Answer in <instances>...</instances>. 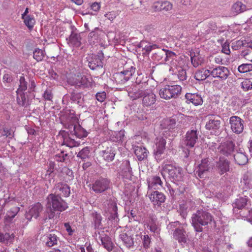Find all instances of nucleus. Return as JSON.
<instances>
[{
  "label": "nucleus",
  "instance_id": "1",
  "mask_svg": "<svg viewBox=\"0 0 252 252\" xmlns=\"http://www.w3.org/2000/svg\"><path fill=\"white\" fill-rule=\"evenodd\" d=\"M65 128L68 129V132L61 131L59 136L62 137L63 139L62 145L68 147L73 148L79 145L78 142L69 136V134L79 138L86 137L88 135V132L79 125L67 124L65 126Z\"/></svg>",
  "mask_w": 252,
  "mask_h": 252
},
{
  "label": "nucleus",
  "instance_id": "2",
  "mask_svg": "<svg viewBox=\"0 0 252 252\" xmlns=\"http://www.w3.org/2000/svg\"><path fill=\"white\" fill-rule=\"evenodd\" d=\"M46 211L45 212L44 220L52 219L55 216V212H62L67 208V204L61 196L55 194L51 193L47 197Z\"/></svg>",
  "mask_w": 252,
  "mask_h": 252
},
{
  "label": "nucleus",
  "instance_id": "3",
  "mask_svg": "<svg viewBox=\"0 0 252 252\" xmlns=\"http://www.w3.org/2000/svg\"><path fill=\"white\" fill-rule=\"evenodd\" d=\"M213 221V216L206 211L198 210L192 215L191 224L196 232H202L203 226L211 224Z\"/></svg>",
  "mask_w": 252,
  "mask_h": 252
},
{
  "label": "nucleus",
  "instance_id": "4",
  "mask_svg": "<svg viewBox=\"0 0 252 252\" xmlns=\"http://www.w3.org/2000/svg\"><path fill=\"white\" fill-rule=\"evenodd\" d=\"M180 223L179 221L171 222L169 225V228L172 229L173 238L177 241L183 247L187 243L188 235L185 229L181 226H177Z\"/></svg>",
  "mask_w": 252,
  "mask_h": 252
},
{
  "label": "nucleus",
  "instance_id": "5",
  "mask_svg": "<svg viewBox=\"0 0 252 252\" xmlns=\"http://www.w3.org/2000/svg\"><path fill=\"white\" fill-rule=\"evenodd\" d=\"M182 87L179 85H165L159 91L161 98L166 100L176 98L180 94Z\"/></svg>",
  "mask_w": 252,
  "mask_h": 252
},
{
  "label": "nucleus",
  "instance_id": "6",
  "mask_svg": "<svg viewBox=\"0 0 252 252\" xmlns=\"http://www.w3.org/2000/svg\"><path fill=\"white\" fill-rule=\"evenodd\" d=\"M213 167L214 165L211 159L208 158L202 159L197 165L195 175L197 178H204L207 176L208 173L213 169Z\"/></svg>",
  "mask_w": 252,
  "mask_h": 252
},
{
  "label": "nucleus",
  "instance_id": "7",
  "mask_svg": "<svg viewBox=\"0 0 252 252\" xmlns=\"http://www.w3.org/2000/svg\"><path fill=\"white\" fill-rule=\"evenodd\" d=\"M168 173L169 177L173 181H179L182 178V169L171 164H165L163 166L161 174Z\"/></svg>",
  "mask_w": 252,
  "mask_h": 252
},
{
  "label": "nucleus",
  "instance_id": "8",
  "mask_svg": "<svg viewBox=\"0 0 252 252\" xmlns=\"http://www.w3.org/2000/svg\"><path fill=\"white\" fill-rule=\"evenodd\" d=\"M109 187V180L106 178H100L93 183L91 189L96 193H100L107 190Z\"/></svg>",
  "mask_w": 252,
  "mask_h": 252
},
{
  "label": "nucleus",
  "instance_id": "9",
  "mask_svg": "<svg viewBox=\"0 0 252 252\" xmlns=\"http://www.w3.org/2000/svg\"><path fill=\"white\" fill-rule=\"evenodd\" d=\"M135 68L131 66L129 70H125L114 74V79L116 82L119 84H123L126 82L135 73Z\"/></svg>",
  "mask_w": 252,
  "mask_h": 252
},
{
  "label": "nucleus",
  "instance_id": "10",
  "mask_svg": "<svg viewBox=\"0 0 252 252\" xmlns=\"http://www.w3.org/2000/svg\"><path fill=\"white\" fill-rule=\"evenodd\" d=\"M244 121L239 117L233 116L229 118V125L231 130L236 134H239L244 130Z\"/></svg>",
  "mask_w": 252,
  "mask_h": 252
},
{
  "label": "nucleus",
  "instance_id": "11",
  "mask_svg": "<svg viewBox=\"0 0 252 252\" xmlns=\"http://www.w3.org/2000/svg\"><path fill=\"white\" fill-rule=\"evenodd\" d=\"M68 82L76 88H88L92 86V82L85 76L77 75L72 79L70 78Z\"/></svg>",
  "mask_w": 252,
  "mask_h": 252
},
{
  "label": "nucleus",
  "instance_id": "12",
  "mask_svg": "<svg viewBox=\"0 0 252 252\" xmlns=\"http://www.w3.org/2000/svg\"><path fill=\"white\" fill-rule=\"evenodd\" d=\"M156 147L154 149V154L157 160H161L162 155L165 149L166 140L162 137H157L155 141Z\"/></svg>",
  "mask_w": 252,
  "mask_h": 252
},
{
  "label": "nucleus",
  "instance_id": "13",
  "mask_svg": "<svg viewBox=\"0 0 252 252\" xmlns=\"http://www.w3.org/2000/svg\"><path fill=\"white\" fill-rule=\"evenodd\" d=\"M198 134L195 130L187 131L183 140V144L189 148H192L198 141Z\"/></svg>",
  "mask_w": 252,
  "mask_h": 252
},
{
  "label": "nucleus",
  "instance_id": "14",
  "mask_svg": "<svg viewBox=\"0 0 252 252\" xmlns=\"http://www.w3.org/2000/svg\"><path fill=\"white\" fill-rule=\"evenodd\" d=\"M235 147V144L232 141L221 143L218 148V152L220 155L228 157L234 152Z\"/></svg>",
  "mask_w": 252,
  "mask_h": 252
},
{
  "label": "nucleus",
  "instance_id": "15",
  "mask_svg": "<svg viewBox=\"0 0 252 252\" xmlns=\"http://www.w3.org/2000/svg\"><path fill=\"white\" fill-rule=\"evenodd\" d=\"M230 74L229 69L224 66H219L214 68L210 75L214 78H218L221 80H226Z\"/></svg>",
  "mask_w": 252,
  "mask_h": 252
},
{
  "label": "nucleus",
  "instance_id": "16",
  "mask_svg": "<svg viewBox=\"0 0 252 252\" xmlns=\"http://www.w3.org/2000/svg\"><path fill=\"white\" fill-rule=\"evenodd\" d=\"M148 197L155 207L160 206L161 203L164 202L166 199L165 195L158 191H153L148 195Z\"/></svg>",
  "mask_w": 252,
  "mask_h": 252
},
{
  "label": "nucleus",
  "instance_id": "17",
  "mask_svg": "<svg viewBox=\"0 0 252 252\" xmlns=\"http://www.w3.org/2000/svg\"><path fill=\"white\" fill-rule=\"evenodd\" d=\"M230 162L226 159L220 158L216 162V169L220 175L229 171Z\"/></svg>",
  "mask_w": 252,
  "mask_h": 252
},
{
  "label": "nucleus",
  "instance_id": "18",
  "mask_svg": "<svg viewBox=\"0 0 252 252\" xmlns=\"http://www.w3.org/2000/svg\"><path fill=\"white\" fill-rule=\"evenodd\" d=\"M54 189V194L61 197H68L70 193L69 186L67 184L62 183H58L56 184Z\"/></svg>",
  "mask_w": 252,
  "mask_h": 252
},
{
  "label": "nucleus",
  "instance_id": "19",
  "mask_svg": "<svg viewBox=\"0 0 252 252\" xmlns=\"http://www.w3.org/2000/svg\"><path fill=\"white\" fill-rule=\"evenodd\" d=\"M43 211V207L39 203H37L32 206L28 212L26 214V218L29 220L32 218L37 219L39 214Z\"/></svg>",
  "mask_w": 252,
  "mask_h": 252
},
{
  "label": "nucleus",
  "instance_id": "20",
  "mask_svg": "<svg viewBox=\"0 0 252 252\" xmlns=\"http://www.w3.org/2000/svg\"><path fill=\"white\" fill-rule=\"evenodd\" d=\"M220 117L219 116H211L209 121L206 124V128L208 130H217L220 127Z\"/></svg>",
  "mask_w": 252,
  "mask_h": 252
},
{
  "label": "nucleus",
  "instance_id": "21",
  "mask_svg": "<svg viewBox=\"0 0 252 252\" xmlns=\"http://www.w3.org/2000/svg\"><path fill=\"white\" fill-rule=\"evenodd\" d=\"M98 55H94L91 60L89 61L88 65L92 70H94L98 67H102L103 59V54L101 52Z\"/></svg>",
  "mask_w": 252,
  "mask_h": 252
},
{
  "label": "nucleus",
  "instance_id": "22",
  "mask_svg": "<svg viewBox=\"0 0 252 252\" xmlns=\"http://www.w3.org/2000/svg\"><path fill=\"white\" fill-rule=\"evenodd\" d=\"M121 168L122 169L121 174L123 177L130 180L132 176V171L129 161L128 160L123 161Z\"/></svg>",
  "mask_w": 252,
  "mask_h": 252
},
{
  "label": "nucleus",
  "instance_id": "23",
  "mask_svg": "<svg viewBox=\"0 0 252 252\" xmlns=\"http://www.w3.org/2000/svg\"><path fill=\"white\" fill-rule=\"evenodd\" d=\"M142 96L143 104L146 106H151L156 102V96L152 92L143 91Z\"/></svg>",
  "mask_w": 252,
  "mask_h": 252
},
{
  "label": "nucleus",
  "instance_id": "24",
  "mask_svg": "<svg viewBox=\"0 0 252 252\" xmlns=\"http://www.w3.org/2000/svg\"><path fill=\"white\" fill-rule=\"evenodd\" d=\"M108 211L110 213L109 219L114 222H117L119 220L118 216V208L117 203L115 200H110L108 204Z\"/></svg>",
  "mask_w": 252,
  "mask_h": 252
},
{
  "label": "nucleus",
  "instance_id": "25",
  "mask_svg": "<svg viewBox=\"0 0 252 252\" xmlns=\"http://www.w3.org/2000/svg\"><path fill=\"white\" fill-rule=\"evenodd\" d=\"M185 97L187 103H192L195 106L201 105L203 103L202 97L197 93H187Z\"/></svg>",
  "mask_w": 252,
  "mask_h": 252
},
{
  "label": "nucleus",
  "instance_id": "26",
  "mask_svg": "<svg viewBox=\"0 0 252 252\" xmlns=\"http://www.w3.org/2000/svg\"><path fill=\"white\" fill-rule=\"evenodd\" d=\"M116 150L114 147H107L105 150H103L101 153V155L103 158L108 161H112L115 156Z\"/></svg>",
  "mask_w": 252,
  "mask_h": 252
},
{
  "label": "nucleus",
  "instance_id": "27",
  "mask_svg": "<svg viewBox=\"0 0 252 252\" xmlns=\"http://www.w3.org/2000/svg\"><path fill=\"white\" fill-rule=\"evenodd\" d=\"M233 157L235 162L239 165H245L248 161L247 156L242 150H240L239 152H237Z\"/></svg>",
  "mask_w": 252,
  "mask_h": 252
},
{
  "label": "nucleus",
  "instance_id": "28",
  "mask_svg": "<svg viewBox=\"0 0 252 252\" xmlns=\"http://www.w3.org/2000/svg\"><path fill=\"white\" fill-rule=\"evenodd\" d=\"M153 7L157 11L164 10L167 11L172 9V5L168 1H157L154 3Z\"/></svg>",
  "mask_w": 252,
  "mask_h": 252
},
{
  "label": "nucleus",
  "instance_id": "29",
  "mask_svg": "<svg viewBox=\"0 0 252 252\" xmlns=\"http://www.w3.org/2000/svg\"><path fill=\"white\" fill-rule=\"evenodd\" d=\"M155 45H151L145 41H142L137 45V50L140 52L142 51L143 55L148 54L153 49L155 48Z\"/></svg>",
  "mask_w": 252,
  "mask_h": 252
},
{
  "label": "nucleus",
  "instance_id": "30",
  "mask_svg": "<svg viewBox=\"0 0 252 252\" xmlns=\"http://www.w3.org/2000/svg\"><path fill=\"white\" fill-rule=\"evenodd\" d=\"M119 238L126 248L130 249L133 247V239L130 235L126 233L123 232L119 235Z\"/></svg>",
  "mask_w": 252,
  "mask_h": 252
},
{
  "label": "nucleus",
  "instance_id": "31",
  "mask_svg": "<svg viewBox=\"0 0 252 252\" xmlns=\"http://www.w3.org/2000/svg\"><path fill=\"white\" fill-rule=\"evenodd\" d=\"M128 96L132 99L135 100L142 97L143 91L138 89L135 86L129 88L127 90Z\"/></svg>",
  "mask_w": 252,
  "mask_h": 252
},
{
  "label": "nucleus",
  "instance_id": "32",
  "mask_svg": "<svg viewBox=\"0 0 252 252\" xmlns=\"http://www.w3.org/2000/svg\"><path fill=\"white\" fill-rule=\"evenodd\" d=\"M148 153V150L145 148L141 146L136 147L134 150V154L140 161L146 159Z\"/></svg>",
  "mask_w": 252,
  "mask_h": 252
},
{
  "label": "nucleus",
  "instance_id": "33",
  "mask_svg": "<svg viewBox=\"0 0 252 252\" xmlns=\"http://www.w3.org/2000/svg\"><path fill=\"white\" fill-rule=\"evenodd\" d=\"M247 201L248 198L246 196L240 197L236 199L235 202L232 204L233 212H235L236 209L240 210L244 208L247 205Z\"/></svg>",
  "mask_w": 252,
  "mask_h": 252
},
{
  "label": "nucleus",
  "instance_id": "34",
  "mask_svg": "<svg viewBox=\"0 0 252 252\" xmlns=\"http://www.w3.org/2000/svg\"><path fill=\"white\" fill-rule=\"evenodd\" d=\"M247 10V6L241 1H236L231 7V12L234 15H237L239 13L244 12Z\"/></svg>",
  "mask_w": 252,
  "mask_h": 252
},
{
  "label": "nucleus",
  "instance_id": "35",
  "mask_svg": "<svg viewBox=\"0 0 252 252\" xmlns=\"http://www.w3.org/2000/svg\"><path fill=\"white\" fill-rule=\"evenodd\" d=\"M211 72L210 70L204 68L197 70L195 73L194 78L198 81L204 80L210 75Z\"/></svg>",
  "mask_w": 252,
  "mask_h": 252
},
{
  "label": "nucleus",
  "instance_id": "36",
  "mask_svg": "<svg viewBox=\"0 0 252 252\" xmlns=\"http://www.w3.org/2000/svg\"><path fill=\"white\" fill-rule=\"evenodd\" d=\"M43 242L45 243L46 246L51 247L57 244V237L55 234H48L44 236Z\"/></svg>",
  "mask_w": 252,
  "mask_h": 252
},
{
  "label": "nucleus",
  "instance_id": "37",
  "mask_svg": "<svg viewBox=\"0 0 252 252\" xmlns=\"http://www.w3.org/2000/svg\"><path fill=\"white\" fill-rule=\"evenodd\" d=\"M81 37L80 33L72 32L69 38V43L71 45L79 47L81 45Z\"/></svg>",
  "mask_w": 252,
  "mask_h": 252
},
{
  "label": "nucleus",
  "instance_id": "38",
  "mask_svg": "<svg viewBox=\"0 0 252 252\" xmlns=\"http://www.w3.org/2000/svg\"><path fill=\"white\" fill-rule=\"evenodd\" d=\"M148 188L149 189H156L158 186H161L162 182L159 177L155 176L152 177L148 180Z\"/></svg>",
  "mask_w": 252,
  "mask_h": 252
},
{
  "label": "nucleus",
  "instance_id": "39",
  "mask_svg": "<svg viewBox=\"0 0 252 252\" xmlns=\"http://www.w3.org/2000/svg\"><path fill=\"white\" fill-rule=\"evenodd\" d=\"M102 245L108 252H111L114 248L113 244L111 241V238L108 236L100 237Z\"/></svg>",
  "mask_w": 252,
  "mask_h": 252
},
{
  "label": "nucleus",
  "instance_id": "40",
  "mask_svg": "<svg viewBox=\"0 0 252 252\" xmlns=\"http://www.w3.org/2000/svg\"><path fill=\"white\" fill-rule=\"evenodd\" d=\"M93 218V222L95 228L101 229L102 228V217L100 214L96 212L93 213L92 214Z\"/></svg>",
  "mask_w": 252,
  "mask_h": 252
},
{
  "label": "nucleus",
  "instance_id": "41",
  "mask_svg": "<svg viewBox=\"0 0 252 252\" xmlns=\"http://www.w3.org/2000/svg\"><path fill=\"white\" fill-rule=\"evenodd\" d=\"M17 94V102L19 106L26 107L29 105V100L26 97L24 93L19 92Z\"/></svg>",
  "mask_w": 252,
  "mask_h": 252
},
{
  "label": "nucleus",
  "instance_id": "42",
  "mask_svg": "<svg viewBox=\"0 0 252 252\" xmlns=\"http://www.w3.org/2000/svg\"><path fill=\"white\" fill-rule=\"evenodd\" d=\"M190 56L191 63L194 67H197L203 63V59L199 54L196 55L194 53H191Z\"/></svg>",
  "mask_w": 252,
  "mask_h": 252
},
{
  "label": "nucleus",
  "instance_id": "43",
  "mask_svg": "<svg viewBox=\"0 0 252 252\" xmlns=\"http://www.w3.org/2000/svg\"><path fill=\"white\" fill-rule=\"evenodd\" d=\"M23 20L25 25L29 30H32L35 25V21L33 15H29L22 18Z\"/></svg>",
  "mask_w": 252,
  "mask_h": 252
},
{
  "label": "nucleus",
  "instance_id": "44",
  "mask_svg": "<svg viewBox=\"0 0 252 252\" xmlns=\"http://www.w3.org/2000/svg\"><path fill=\"white\" fill-rule=\"evenodd\" d=\"M176 121L175 118H170L169 119L164 120L161 125L163 128H165V125L166 128L169 129H173L175 127Z\"/></svg>",
  "mask_w": 252,
  "mask_h": 252
},
{
  "label": "nucleus",
  "instance_id": "45",
  "mask_svg": "<svg viewBox=\"0 0 252 252\" xmlns=\"http://www.w3.org/2000/svg\"><path fill=\"white\" fill-rule=\"evenodd\" d=\"M45 55V52L39 48L35 49L33 52V58L37 62L43 60Z\"/></svg>",
  "mask_w": 252,
  "mask_h": 252
},
{
  "label": "nucleus",
  "instance_id": "46",
  "mask_svg": "<svg viewBox=\"0 0 252 252\" xmlns=\"http://www.w3.org/2000/svg\"><path fill=\"white\" fill-rule=\"evenodd\" d=\"M19 207H13L11 208L7 212L5 216V219L9 220L15 217L18 212L19 211Z\"/></svg>",
  "mask_w": 252,
  "mask_h": 252
},
{
  "label": "nucleus",
  "instance_id": "47",
  "mask_svg": "<svg viewBox=\"0 0 252 252\" xmlns=\"http://www.w3.org/2000/svg\"><path fill=\"white\" fill-rule=\"evenodd\" d=\"M238 70L241 73L252 71V63H243L238 66Z\"/></svg>",
  "mask_w": 252,
  "mask_h": 252
},
{
  "label": "nucleus",
  "instance_id": "48",
  "mask_svg": "<svg viewBox=\"0 0 252 252\" xmlns=\"http://www.w3.org/2000/svg\"><path fill=\"white\" fill-rule=\"evenodd\" d=\"M19 88L17 91V93L19 92H22L27 89V82L25 81V77L24 76H21L19 79Z\"/></svg>",
  "mask_w": 252,
  "mask_h": 252
},
{
  "label": "nucleus",
  "instance_id": "49",
  "mask_svg": "<svg viewBox=\"0 0 252 252\" xmlns=\"http://www.w3.org/2000/svg\"><path fill=\"white\" fill-rule=\"evenodd\" d=\"M14 238L13 234H10L8 233H0V242L7 243L11 241Z\"/></svg>",
  "mask_w": 252,
  "mask_h": 252
},
{
  "label": "nucleus",
  "instance_id": "50",
  "mask_svg": "<svg viewBox=\"0 0 252 252\" xmlns=\"http://www.w3.org/2000/svg\"><path fill=\"white\" fill-rule=\"evenodd\" d=\"M90 150L88 147L84 148L77 154V157L82 159H85L89 157Z\"/></svg>",
  "mask_w": 252,
  "mask_h": 252
},
{
  "label": "nucleus",
  "instance_id": "51",
  "mask_svg": "<svg viewBox=\"0 0 252 252\" xmlns=\"http://www.w3.org/2000/svg\"><path fill=\"white\" fill-rule=\"evenodd\" d=\"M156 55L159 56H162V57H164L165 61H167L168 60L169 58H171L175 55V54L172 52H168L165 50L164 51H160L156 54Z\"/></svg>",
  "mask_w": 252,
  "mask_h": 252
},
{
  "label": "nucleus",
  "instance_id": "52",
  "mask_svg": "<svg viewBox=\"0 0 252 252\" xmlns=\"http://www.w3.org/2000/svg\"><path fill=\"white\" fill-rule=\"evenodd\" d=\"M241 87L245 91L251 90L252 89V82L249 79H245L241 83Z\"/></svg>",
  "mask_w": 252,
  "mask_h": 252
},
{
  "label": "nucleus",
  "instance_id": "53",
  "mask_svg": "<svg viewBox=\"0 0 252 252\" xmlns=\"http://www.w3.org/2000/svg\"><path fill=\"white\" fill-rule=\"evenodd\" d=\"M252 177L249 173L245 174L243 176V183L249 188L252 187Z\"/></svg>",
  "mask_w": 252,
  "mask_h": 252
},
{
  "label": "nucleus",
  "instance_id": "54",
  "mask_svg": "<svg viewBox=\"0 0 252 252\" xmlns=\"http://www.w3.org/2000/svg\"><path fill=\"white\" fill-rule=\"evenodd\" d=\"M177 76L181 81H184L187 79V74L185 69L181 67H179L178 69Z\"/></svg>",
  "mask_w": 252,
  "mask_h": 252
},
{
  "label": "nucleus",
  "instance_id": "55",
  "mask_svg": "<svg viewBox=\"0 0 252 252\" xmlns=\"http://www.w3.org/2000/svg\"><path fill=\"white\" fill-rule=\"evenodd\" d=\"M114 135L116 139L114 140V141H116L117 142L122 141L125 137V131L120 130L119 131L115 132Z\"/></svg>",
  "mask_w": 252,
  "mask_h": 252
},
{
  "label": "nucleus",
  "instance_id": "56",
  "mask_svg": "<svg viewBox=\"0 0 252 252\" xmlns=\"http://www.w3.org/2000/svg\"><path fill=\"white\" fill-rule=\"evenodd\" d=\"M82 95L79 93L73 92L71 94L70 99L73 101H77L78 103L79 102V100L81 98Z\"/></svg>",
  "mask_w": 252,
  "mask_h": 252
},
{
  "label": "nucleus",
  "instance_id": "57",
  "mask_svg": "<svg viewBox=\"0 0 252 252\" xmlns=\"http://www.w3.org/2000/svg\"><path fill=\"white\" fill-rule=\"evenodd\" d=\"M142 240L144 248L145 249L149 248L151 243V239L150 237L148 235H144Z\"/></svg>",
  "mask_w": 252,
  "mask_h": 252
},
{
  "label": "nucleus",
  "instance_id": "58",
  "mask_svg": "<svg viewBox=\"0 0 252 252\" xmlns=\"http://www.w3.org/2000/svg\"><path fill=\"white\" fill-rule=\"evenodd\" d=\"M45 100L51 101L53 98V94L51 90H47L45 91L43 95Z\"/></svg>",
  "mask_w": 252,
  "mask_h": 252
},
{
  "label": "nucleus",
  "instance_id": "59",
  "mask_svg": "<svg viewBox=\"0 0 252 252\" xmlns=\"http://www.w3.org/2000/svg\"><path fill=\"white\" fill-rule=\"evenodd\" d=\"M106 98V93L104 92L97 93L96 94V98L99 102H103Z\"/></svg>",
  "mask_w": 252,
  "mask_h": 252
},
{
  "label": "nucleus",
  "instance_id": "60",
  "mask_svg": "<svg viewBox=\"0 0 252 252\" xmlns=\"http://www.w3.org/2000/svg\"><path fill=\"white\" fill-rule=\"evenodd\" d=\"M222 52L228 55L230 53V49H229V45L228 43H225L222 46Z\"/></svg>",
  "mask_w": 252,
  "mask_h": 252
},
{
  "label": "nucleus",
  "instance_id": "61",
  "mask_svg": "<svg viewBox=\"0 0 252 252\" xmlns=\"http://www.w3.org/2000/svg\"><path fill=\"white\" fill-rule=\"evenodd\" d=\"M2 134L3 135L6 136V137H9V138H11L13 137V132L11 130H9L7 129H4L2 132Z\"/></svg>",
  "mask_w": 252,
  "mask_h": 252
},
{
  "label": "nucleus",
  "instance_id": "62",
  "mask_svg": "<svg viewBox=\"0 0 252 252\" xmlns=\"http://www.w3.org/2000/svg\"><path fill=\"white\" fill-rule=\"evenodd\" d=\"M105 16L109 20L113 21L116 18V14L115 12L112 11L106 14Z\"/></svg>",
  "mask_w": 252,
  "mask_h": 252
},
{
  "label": "nucleus",
  "instance_id": "63",
  "mask_svg": "<svg viewBox=\"0 0 252 252\" xmlns=\"http://www.w3.org/2000/svg\"><path fill=\"white\" fill-rule=\"evenodd\" d=\"M250 49L251 48H249L248 47V49H246L242 51L241 53V56L243 57L244 58H245L246 59H249L247 58V56L249 55L250 53H251V50Z\"/></svg>",
  "mask_w": 252,
  "mask_h": 252
},
{
  "label": "nucleus",
  "instance_id": "64",
  "mask_svg": "<svg viewBox=\"0 0 252 252\" xmlns=\"http://www.w3.org/2000/svg\"><path fill=\"white\" fill-rule=\"evenodd\" d=\"M246 218L248 221L252 222V208L249 211L248 214L246 215Z\"/></svg>",
  "mask_w": 252,
  "mask_h": 252
}]
</instances>
